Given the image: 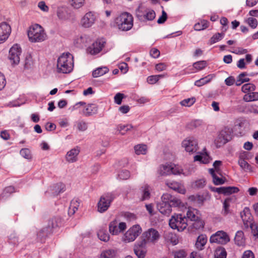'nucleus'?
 I'll return each mask as SVG.
<instances>
[{"instance_id":"40","label":"nucleus","mask_w":258,"mask_h":258,"mask_svg":"<svg viewBox=\"0 0 258 258\" xmlns=\"http://www.w3.org/2000/svg\"><path fill=\"white\" fill-rule=\"evenodd\" d=\"M209 26V22L206 20H202L201 22L196 24L194 29L197 31H200L206 29Z\"/></svg>"},{"instance_id":"56","label":"nucleus","mask_w":258,"mask_h":258,"mask_svg":"<svg viewBox=\"0 0 258 258\" xmlns=\"http://www.w3.org/2000/svg\"><path fill=\"white\" fill-rule=\"evenodd\" d=\"M223 35V33H218L214 35L210 39V44H213L220 40L222 38Z\"/></svg>"},{"instance_id":"23","label":"nucleus","mask_w":258,"mask_h":258,"mask_svg":"<svg viewBox=\"0 0 258 258\" xmlns=\"http://www.w3.org/2000/svg\"><path fill=\"white\" fill-rule=\"evenodd\" d=\"M209 172L213 177V181L215 185L222 184L225 182V180L222 178V175H219L215 172L213 169H210Z\"/></svg>"},{"instance_id":"30","label":"nucleus","mask_w":258,"mask_h":258,"mask_svg":"<svg viewBox=\"0 0 258 258\" xmlns=\"http://www.w3.org/2000/svg\"><path fill=\"white\" fill-rule=\"evenodd\" d=\"M54 227V225L51 223V225L49 224L48 226L40 230L37 233V236L41 239L44 236H46L48 234L52 232V229Z\"/></svg>"},{"instance_id":"17","label":"nucleus","mask_w":258,"mask_h":258,"mask_svg":"<svg viewBox=\"0 0 258 258\" xmlns=\"http://www.w3.org/2000/svg\"><path fill=\"white\" fill-rule=\"evenodd\" d=\"M241 218L246 227H249V224L253 223V218L249 208H245L240 213Z\"/></svg>"},{"instance_id":"11","label":"nucleus","mask_w":258,"mask_h":258,"mask_svg":"<svg viewBox=\"0 0 258 258\" xmlns=\"http://www.w3.org/2000/svg\"><path fill=\"white\" fill-rule=\"evenodd\" d=\"M21 54V48L17 44H14L9 51V58L12 64H17L19 63Z\"/></svg>"},{"instance_id":"54","label":"nucleus","mask_w":258,"mask_h":258,"mask_svg":"<svg viewBox=\"0 0 258 258\" xmlns=\"http://www.w3.org/2000/svg\"><path fill=\"white\" fill-rule=\"evenodd\" d=\"M249 226L251 228V232L253 236L256 238H258V227L254 222L249 224Z\"/></svg>"},{"instance_id":"64","label":"nucleus","mask_w":258,"mask_h":258,"mask_svg":"<svg viewBox=\"0 0 258 258\" xmlns=\"http://www.w3.org/2000/svg\"><path fill=\"white\" fill-rule=\"evenodd\" d=\"M222 162L220 161H216L214 164L213 166L214 167V171H215V172L217 173L218 174L221 175V170L219 168V167L221 165Z\"/></svg>"},{"instance_id":"44","label":"nucleus","mask_w":258,"mask_h":258,"mask_svg":"<svg viewBox=\"0 0 258 258\" xmlns=\"http://www.w3.org/2000/svg\"><path fill=\"white\" fill-rule=\"evenodd\" d=\"M143 188V194L142 196L141 201H144L149 199L150 197V187L148 185H145L142 187Z\"/></svg>"},{"instance_id":"25","label":"nucleus","mask_w":258,"mask_h":258,"mask_svg":"<svg viewBox=\"0 0 258 258\" xmlns=\"http://www.w3.org/2000/svg\"><path fill=\"white\" fill-rule=\"evenodd\" d=\"M235 243L238 246H244L245 243L244 233L242 231L236 232L234 238Z\"/></svg>"},{"instance_id":"12","label":"nucleus","mask_w":258,"mask_h":258,"mask_svg":"<svg viewBox=\"0 0 258 258\" xmlns=\"http://www.w3.org/2000/svg\"><path fill=\"white\" fill-rule=\"evenodd\" d=\"M11 33V27L7 23H0V44L8 39Z\"/></svg>"},{"instance_id":"39","label":"nucleus","mask_w":258,"mask_h":258,"mask_svg":"<svg viewBox=\"0 0 258 258\" xmlns=\"http://www.w3.org/2000/svg\"><path fill=\"white\" fill-rule=\"evenodd\" d=\"M243 100L246 102L258 100V92L247 93L243 96Z\"/></svg>"},{"instance_id":"28","label":"nucleus","mask_w":258,"mask_h":258,"mask_svg":"<svg viewBox=\"0 0 258 258\" xmlns=\"http://www.w3.org/2000/svg\"><path fill=\"white\" fill-rule=\"evenodd\" d=\"M97 106L95 104H89L83 110V113L86 115L95 114L97 111Z\"/></svg>"},{"instance_id":"7","label":"nucleus","mask_w":258,"mask_h":258,"mask_svg":"<svg viewBox=\"0 0 258 258\" xmlns=\"http://www.w3.org/2000/svg\"><path fill=\"white\" fill-rule=\"evenodd\" d=\"M115 196L111 193L102 196L98 203V211L100 213L106 211L109 208L110 203L114 199Z\"/></svg>"},{"instance_id":"14","label":"nucleus","mask_w":258,"mask_h":258,"mask_svg":"<svg viewBox=\"0 0 258 258\" xmlns=\"http://www.w3.org/2000/svg\"><path fill=\"white\" fill-rule=\"evenodd\" d=\"M182 147L184 148L186 152L189 153L196 152L198 149V142L196 140L186 139L182 143Z\"/></svg>"},{"instance_id":"20","label":"nucleus","mask_w":258,"mask_h":258,"mask_svg":"<svg viewBox=\"0 0 258 258\" xmlns=\"http://www.w3.org/2000/svg\"><path fill=\"white\" fill-rule=\"evenodd\" d=\"M204 226V221L201 218H199L193 221V223L190 226V230L191 232H200L203 229Z\"/></svg>"},{"instance_id":"46","label":"nucleus","mask_w":258,"mask_h":258,"mask_svg":"<svg viewBox=\"0 0 258 258\" xmlns=\"http://www.w3.org/2000/svg\"><path fill=\"white\" fill-rule=\"evenodd\" d=\"M164 77V75L150 76L147 78V82L150 84H154L156 83L160 78H163Z\"/></svg>"},{"instance_id":"27","label":"nucleus","mask_w":258,"mask_h":258,"mask_svg":"<svg viewBox=\"0 0 258 258\" xmlns=\"http://www.w3.org/2000/svg\"><path fill=\"white\" fill-rule=\"evenodd\" d=\"M167 185L170 187L174 189L175 191H177L179 193L184 194L185 193V189L183 186V185L179 184L176 182H168L167 183Z\"/></svg>"},{"instance_id":"13","label":"nucleus","mask_w":258,"mask_h":258,"mask_svg":"<svg viewBox=\"0 0 258 258\" xmlns=\"http://www.w3.org/2000/svg\"><path fill=\"white\" fill-rule=\"evenodd\" d=\"M105 42L101 40H97L87 48V52L91 55L99 53L104 47Z\"/></svg>"},{"instance_id":"57","label":"nucleus","mask_w":258,"mask_h":258,"mask_svg":"<svg viewBox=\"0 0 258 258\" xmlns=\"http://www.w3.org/2000/svg\"><path fill=\"white\" fill-rule=\"evenodd\" d=\"M15 191V188L12 186H9L6 187L2 194L3 197L8 196L9 195L13 193Z\"/></svg>"},{"instance_id":"32","label":"nucleus","mask_w":258,"mask_h":258,"mask_svg":"<svg viewBox=\"0 0 258 258\" xmlns=\"http://www.w3.org/2000/svg\"><path fill=\"white\" fill-rule=\"evenodd\" d=\"M213 78L214 75L213 74L209 75L204 78H201L200 80L196 81L195 82V85L198 87L202 86L210 82Z\"/></svg>"},{"instance_id":"58","label":"nucleus","mask_w":258,"mask_h":258,"mask_svg":"<svg viewBox=\"0 0 258 258\" xmlns=\"http://www.w3.org/2000/svg\"><path fill=\"white\" fill-rule=\"evenodd\" d=\"M186 255L187 253L184 250H179L174 252V258H185Z\"/></svg>"},{"instance_id":"49","label":"nucleus","mask_w":258,"mask_h":258,"mask_svg":"<svg viewBox=\"0 0 258 258\" xmlns=\"http://www.w3.org/2000/svg\"><path fill=\"white\" fill-rule=\"evenodd\" d=\"M85 0H71V5L75 9H79L84 4Z\"/></svg>"},{"instance_id":"1","label":"nucleus","mask_w":258,"mask_h":258,"mask_svg":"<svg viewBox=\"0 0 258 258\" xmlns=\"http://www.w3.org/2000/svg\"><path fill=\"white\" fill-rule=\"evenodd\" d=\"M74 67L73 56L70 53L62 54L57 59V71L64 74L70 73Z\"/></svg>"},{"instance_id":"16","label":"nucleus","mask_w":258,"mask_h":258,"mask_svg":"<svg viewBox=\"0 0 258 258\" xmlns=\"http://www.w3.org/2000/svg\"><path fill=\"white\" fill-rule=\"evenodd\" d=\"M231 139V131L229 130H222L217 139V144L220 146L222 145L225 144L227 142Z\"/></svg>"},{"instance_id":"59","label":"nucleus","mask_w":258,"mask_h":258,"mask_svg":"<svg viewBox=\"0 0 258 258\" xmlns=\"http://www.w3.org/2000/svg\"><path fill=\"white\" fill-rule=\"evenodd\" d=\"M20 154L26 159H29L31 158L30 151L26 148L22 149L20 151Z\"/></svg>"},{"instance_id":"5","label":"nucleus","mask_w":258,"mask_h":258,"mask_svg":"<svg viewBox=\"0 0 258 258\" xmlns=\"http://www.w3.org/2000/svg\"><path fill=\"white\" fill-rule=\"evenodd\" d=\"M170 226L174 229H177L179 231L184 230L187 227V219L181 214H177L172 216L169 220Z\"/></svg>"},{"instance_id":"41","label":"nucleus","mask_w":258,"mask_h":258,"mask_svg":"<svg viewBox=\"0 0 258 258\" xmlns=\"http://www.w3.org/2000/svg\"><path fill=\"white\" fill-rule=\"evenodd\" d=\"M135 152L137 155L146 154L147 147L145 145H138L135 147Z\"/></svg>"},{"instance_id":"35","label":"nucleus","mask_w":258,"mask_h":258,"mask_svg":"<svg viewBox=\"0 0 258 258\" xmlns=\"http://www.w3.org/2000/svg\"><path fill=\"white\" fill-rule=\"evenodd\" d=\"M155 13L153 10H149L147 11L144 15L143 18L140 16L139 14H137L138 17L140 18V19L141 20H144V19H146L149 21L153 20L155 18Z\"/></svg>"},{"instance_id":"22","label":"nucleus","mask_w":258,"mask_h":258,"mask_svg":"<svg viewBox=\"0 0 258 258\" xmlns=\"http://www.w3.org/2000/svg\"><path fill=\"white\" fill-rule=\"evenodd\" d=\"M91 41L90 37L86 34H83L78 37L75 40V43L79 46L85 45Z\"/></svg>"},{"instance_id":"52","label":"nucleus","mask_w":258,"mask_h":258,"mask_svg":"<svg viewBox=\"0 0 258 258\" xmlns=\"http://www.w3.org/2000/svg\"><path fill=\"white\" fill-rule=\"evenodd\" d=\"M167 239L173 244H176L178 242L176 235L172 233H169L168 234Z\"/></svg>"},{"instance_id":"26","label":"nucleus","mask_w":258,"mask_h":258,"mask_svg":"<svg viewBox=\"0 0 258 258\" xmlns=\"http://www.w3.org/2000/svg\"><path fill=\"white\" fill-rule=\"evenodd\" d=\"M117 254V250L114 249L103 250L100 253V258H115Z\"/></svg>"},{"instance_id":"15","label":"nucleus","mask_w":258,"mask_h":258,"mask_svg":"<svg viewBox=\"0 0 258 258\" xmlns=\"http://www.w3.org/2000/svg\"><path fill=\"white\" fill-rule=\"evenodd\" d=\"M144 241L145 243L153 242L159 237L158 232L153 229H150L143 234Z\"/></svg>"},{"instance_id":"34","label":"nucleus","mask_w":258,"mask_h":258,"mask_svg":"<svg viewBox=\"0 0 258 258\" xmlns=\"http://www.w3.org/2000/svg\"><path fill=\"white\" fill-rule=\"evenodd\" d=\"M108 71L109 69L106 67L98 68L93 72L92 76L94 78H97L103 76Z\"/></svg>"},{"instance_id":"21","label":"nucleus","mask_w":258,"mask_h":258,"mask_svg":"<svg viewBox=\"0 0 258 258\" xmlns=\"http://www.w3.org/2000/svg\"><path fill=\"white\" fill-rule=\"evenodd\" d=\"M246 154L243 153L239 156L238 164L240 167L245 171L250 172L252 171L250 165L245 160Z\"/></svg>"},{"instance_id":"62","label":"nucleus","mask_w":258,"mask_h":258,"mask_svg":"<svg viewBox=\"0 0 258 258\" xmlns=\"http://www.w3.org/2000/svg\"><path fill=\"white\" fill-rule=\"evenodd\" d=\"M123 97V94L120 93H117L114 97L115 102L118 105L121 104Z\"/></svg>"},{"instance_id":"37","label":"nucleus","mask_w":258,"mask_h":258,"mask_svg":"<svg viewBox=\"0 0 258 258\" xmlns=\"http://www.w3.org/2000/svg\"><path fill=\"white\" fill-rule=\"evenodd\" d=\"M158 172L159 174L161 175H167L171 174V165H161L159 169Z\"/></svg>"},{"instance_id":"10","label":"nucleus","mask_w":258,"mask_h":258,"mask_svg":"<svg viewBox=\"0 0 258 258\" xmlns=\"http://www.w3.org/2000/svg\"><path fill=\"white\" fill-rule=\"evenodd\" d=\"M181 204L178 199L174 198L170 201V204L163 203L159 206V210L163 215L168 216L171 212V206H179Z\"/></svg>"},{"instance_id":"60","label":"nucleus","mask_w":258,"mask_h":258,"mask_svg":"<svg viewBox=\"0 0 258 258\" xmlns=\"http://www.w3.org/2000/svg\"><path fill=\"white\" fill-rule=\"evenodd\" d=\"M182 171V169L178 166L174 165L173 166L172 165H171V174L174 175L180 174L181 173Z\"/></svg>"},{"instance_id":"63","label":"nucleus","mask_w":258,"mask_h":258,"mask_svg":"<svg viewBox=\"0 0 258 258\" xmlns=\"http://www.w3.org/2000/svg\"><path fill=\"white\" fill-rule=\"evenodd\" d=\"M38 7L41 11L44 12H47L49 11L48 7L44 1L40 2L38 4Z\"/></svg>"},{"instance_id":"55","label":"nucleus","mask_w":258,"mask_h":258,"mask_svg":"<svg viewBox=\"0 0 258 258\" xmlns=\"http://www.w3.org/2000/svg\"><path fill=\"white\" fill-rule=\"evenodd\" d=\"M118 177L122 180H126L130 177V173L128 170H123L118 174Z\"/></svg>"},{"instance_id":"45","label":"nucleus","mask_w":258,"mask_h":258,"mask_svg":"<svg viewBox=\"0 0 258 258\" xmlns=\"http://www.w3.org/2000/svg\"><path fill=\"white\" fill-rule=\"evenodd\" d=\"M134 252L139 258H145L146 251L141 246H135Z\"/></svg>"},{"instance_id":"24","label":"nucleus","mask_w":258,"mask_h":258,"mask_svg":"<svg viewBox=\"0 0 258 258\" xmlns=\"http://www.w3.org/2000/svg\"><path fill=\"white\" fill-rule=\"evenodd\" d=\"M57 16L59 19L67 20L71 17L70 13L66 8L61 7L57 10Z\"/></svg>"},{"instance_id":"43","label":"nucleus","mask_w":258,"mask_h":258,"mask_svg":"<svg viewBox=\"0 0 258 258\" xmlns=\"http://www.w3.org/2000/svg\"><path fill=\"white\" fill-rule=\"evenodd\" d=\"M246 76H247L246 73H242L239 74L235 82L236 85L240 86L243 83L249 82L250 80L249 78H245L244 79H243V78Z\"/></svg>"},{"instance_id":"33","label":"nucleus","mask_w":258,"mask_h":258,"mask_svg":"<svg viewBox=\"0 0 258 258\" xmlns=\"http://www.w3.org/2000/svg\"><path fill=\"white\" fill-rule=\"evenodd\" d=\"M80 203L78 200H73L70 204V206L69 209L68 213L70 215H74L76 211L78 210L79 206Z\"/></svg>"},{"instance_id":"42","label":"nucleus","mask_w":258,"mask_h":258,"mask_svg":"<svg viewBox=\"0 0 258 258\" xmlns=\"http://www.w3.org/2000/svg\"><path fill=\"white\" fill-rule=\"evenodd\" d=\"M255 90V86L251 83H247L243 85L241 87V91L245 93L254 91Z\"/></svg>"},{"instance_id":"29","label":"nucleus","mask_w":258,"mask_h":258,"mask_svg":"<svg viewBox=\"0 0 258 258\" xmlns=\"http://www.w3.org/2000/svg\"><path fill=\"white\" fill-rule=\"evenodd\" d=\"M199 211L195 209H188L186 212V217L191 221L196 220L200 218L199 215Z\"/></svg>"},{"instance_id":"61","label":"nucleus","mask_w":258,"mask_h":258,"mask_svg":"<svg viewBox=\"0 0 258 258\" xmlns=\"http://www.w3.org/2000/svg\"><path fill=\"white\" fill-rule=\"evenodd\" d=\"M249 26L252 28H255L257 25V21L256 19L250 17L248 18L247 20Z\"/></svg>"},{"instance_id":"50","label":"nucleus","mask_w":258,"mask_h":258,"mask_svg":"<svg viewBox=\"0 0 258 258\" xmlns=\"http://www.w3.org/2000/svg\"><path fill=\"white\" fill-rule=\"evenodd\" d=\"M196 101V98L195 97H191L190 98L185 99L180 102V104L182 106L189 107L191 106Z\"/></svg>"},{"instance_id":"48","label":"nucleus","mask_w":258,"mask_h":258,"mask_svg":"<svg viewBox=\"0 0 258 258\" xmlns=\"http://www.w3.org/2000/svg\"><path fill=\"white\" fill-rule=\"evenodd\" d=\"M227 252L224 248H219L216 250L215 258H226Z\"/></svg>"},{"instance_id":"4","label":"nucleus","mask_w":258,"mask_h":258,"mask_svg":"<svg viewBox=\"0 0 258 258\" xmlns=\"http://www.w3.org/2000/svg\"><path fill=\"white\" fill-rule=\"evenodd\" d=\"M97 20L98 16L96 13L89 11L85 13L80 19L79 25L83 28H90L95 25Z\"/></svg>"},{"instance_id":"53","label":"nucleus","mask_w":258,"mask_h":258,"mask_svg":"<svg viewBox=\"0 0 258 258\" xmlns=\"http://www.w3.org/2000/svg\"><path fill=\"white\" fill-rule=\"evenodd\" d=\"M231 201V199L229 198H227L225 199L224 202V210H223V215H226L228 214L229 212V207H230V202Z\"/></svg>"},{"instance_id":"31","label":"nucleus","mask_w":258,"mask_h":258,"mask_svg":"<svg viewBox=\"0 0 258 258\" xmlns=\"http://www.w3.org/2000/svg\"><path fill=\"white\" fill-rule=\"evenodd\" d=\"M207 241V237L204 235L199 236L197 238L196 246L199 250H202Z\"/></svg>"},{"instance_id":"6","label":"nucleus","mask_w":258,"mask_h":258,"mask_svg":"<svg viewBox=\"0 0 258 258\" xmlns=\"http://www.w3.org/2000/svg\"><path fill=\"white\" fill-rule=\"evenodd\" d=\"M142 229L139 225H134L131 227L124 234L122 239L125 242L134 241L141 234Z\"/></svg>"},{"instance_id":"9","label":"nucleus","mask_w":258,"mask_h":258,"mask_svg":"<svg viewBox=\"0 0 258 258\" xmlns=\"http://www.w3.org/2000/svg\"><path fill=\"white\" fill-rule=\"evenodd\" d=\"M230 241L228 234L223 231H219L212 235L210 239L211 243H217L221 244H226Z\"/></svg>"},{"instance_id":"2","label":"nucleus","mask_w":258,"mask_h":258,"mask_svg":"<svg viewBox=\"0 0 258 258\" xmlns=\"http://www.w3.org/2000/svg\"><path fill=\"white\" fill-rule=\"evenodd\" d=\"M134 18L132 15L127 12L121 13L115 20L117 27L121 31H128L133 26Z\"/></svg>"},{"instance_id":"51","label":"nucleus","mask_w":258,"mask_h":258,"mask_svg":"<svg viewBox=\"0 0 258 258\" xmlns=\"http://www.w3.org/2000/svg\"><path fill=\"white\" fill-rule=\"evenodd\" d=\"M206 66L207 62L204 60L199 61L193 64L194 68L199 71L204 69Z\"/></svg>"},{"instance_id":"36","label":"nucleus","mask_w":258,"mask_h":258,"mask_svg":"<svg viewBox=\"0 0 258 258\" xmlns=\"http://www.w3.org/2000/svg\"><path fill=\"white\" fill-rule=\"evenodd\" d=\"M97 235L100 240L104 242H107L110 239L109 234L104 229L99 230L98 232Z\"/></svg>"},{"instance_id":"38","label":"nucleus","mask_w":258,"mask_h":258,"mask_svg":"<svg viewBox=\"0 0 258 258\" xmlns=\"http://www.w3.org/2000/svg\"><path fill=\"white\" fill-rule=\"evenodd\" d=\"M209 156L207 153L198 155L194 157L195 161H198L201 163L206 164L209 162Z\"/></svg>"},{"instance_id":"8","label":"nucleus","mask_w":258,"mask_h":258,"mask_svg":"<svg viewBox=\"0 0 258 258\" xmlns=\"http://www.w3.org/2000/svg\"><path fill=\"white\" fill-rule=\"evenodd\" d=\"M126 228L124 222H118L116 220L110 222L109 224V231L112 235H117Z\"/></svg>"},{"instance_id":"18","label":"nucleus","mask_w":258,"mask_h":258,"mask_svg":"<svg viewBox=\"0 0 258 258\" xmlns=\"http://www.w3.org/2000/svg\"><path fill=\"white\" fill-rule=\"evenodd\" d=\"M215 191L219 194L228 195L237 192L239 191V189L235 186L220 187L216 188Z\"/></svg>"},{"instance_id":"47","label":"nucleus","mask_w":258,"mask_h":258,"mask_svg":"<svg viewBox=\"0 0 258 258\" xmlns=\"http://www.w3.org/2000/svg\"><path fill=\"white\" fill-rule=\"evenodd\" d=\"M118 130L121 135H124L126 132L133 128L131 124L119 125L118 126Z\"/></svg>"},{"instance_id":"19","label":"nucleus","mask_w":258,"mask_h":258,"mask_svg":"<svg viewBox=\"0 0 258 258\" xmlns=\"http://www.w3.org/2000/svg\"><path fill=\"white\" fill-rule=\"evenodd\" d=\"M80 152V150L78 147L72 149L66 154V159L69 162H74L77 160V156Z\"/></svg>"},{"instance_id":"3","label":"nucleus","mask_w":258,"mask_h":258,"mask_svg":"<svg viewBox=\"0 0 258 258\" xmlns=\"http://www.w3.org/2000/svg\"><path fill=\"white\" fill-rule=\"evenodd\" d=\"M28 36L29 40L33 42L43 41L47 37L43 28L38 24H35L30 27Z\"/></svg>"}]
</instances>
